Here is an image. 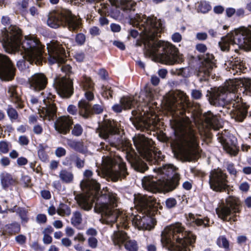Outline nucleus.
Segmentation results:
<instances>
[{"instance_id":"f257e3e1","label":"nucleus","mask_w":251,"mask_h":251,"mask_svg":"<svg viewBox=\"0 0 251 251\" xmlns=\"http://www.w3.org/2000/svg\"><path fill=\"white\" fill-rule=\"evenodd\" d=\"M130 17L141 31L140 33L146 38L149 52L155 56L159 62L172 65L183 61L182 55L175 45L157 39L164 28L160 19L139 14Z\"/></svg>"},{"instance_id":"f03ea898","label":"nucleus","mask_w":251,"mask_h":251,"mask_svg":"<svg viewBox=\"0 0 251 251\" xmlns=\"http://www.w3.org/2000/svg\"><path fill=\"white\" fill-rule=\"evenodd\" d=\"M0 42L9 53L25 54L30 61L42 60L45 46L32 37L25 36L23 39L22 30L16 25H11L7 29H5L0 35Z\"/></svg>"},{"instance_id":"7ed1b4c3","label":"nucleus","mask_w":251,"mask_h":251,"mask_svg":"<svg viewBox=\"0 0 251 251\" xmlns=\"http://www.w3.org/2000/svg\"><path fill=\"white\" fill-rule=\"evenodd\" d=\"M241 92L246 95H251V79L245 78L229 79L225 82L223 87L207 90L206 96L211 105L223 106L231 101L228 99L229 95Z\"/></svg>"},{"instance_id":"20e7f679","label":"nucleus","mask_w":251,"mask_h":251,"mask_svg":"<svg viewBox=\"0 0 251 251\" xmlns=\"http://www.w3.org/2000/svg\"><path fill=\"white\" fill-rule=\"evenodd\" d=\"M134 202L141 215L133 218V223L140 229L151 230L155 222L153 216L157 214L159 203L155 198L151 196L138 194L134 195Z\"/></svg>"},{"instance_id":"39448f33","label":"nucleus","mask_w":251,"mask_h":251,"mask_svg":"<svg viewBox=\"0 0 251 251\" xmlns=\"http://www.w3.org/2000/svg\"><path fill=\"white\" fill-rule=\"evenodd\" d=\"M158 172L165 176L158 178L153 176H145L142 179V184L145 189L156 193L158 191L169 192L176 189L179 184L180 175L176 173L172 167L163 166L158 168Z\"/></svg>"},{"instance_id":"423d86ee","label":"nucleus","mask_w":251,"mask_h":251,"mask_svg":"<svg viewBox=\"0 0 251 251\" xmlns=\"http://www.w3.org/2000/svg\"><path fill=\"white\" fill-rule=\"evenodd\" d=\"M196 236L184 230L179 224L167 226L161 234V241L170 246L173 251H190Z\"/></svg>"},{"instance_id":"0eeeda50","label":"nucleus","mask_w":251,"mask_h":251,"mask_svg":"<svg viewBox=\"0 0 251 251\" xmlns=\"http://www.w3.org/2000/svg\"><path fill=\"white\" fill-rule=\"evenodd\" d=\"M47 25L51 28L56 29L62 26L73 32L76 31L81 25L79 19L72 14L69 9L58 8L49 14Z\"/></svg>"},{"instance_id":"6e6552de","label":"nucleus","mask_w":251,"mask_h":251,"mask_svg":"<svg viewBox=\"0 0 251 251\" xmlns=\"http://www.w3.org/2000/svg\"><path fill=\"white\" fill-rule=\"evenodd\" d=\"M180 157L183 161L191 162L197 159L198 143L196 132L189 125H182Z\"/></svg>"},{"instance_id":"1a4fd4ad","label":"nucleus","mask_w":251,"mask_h":251,"mask_svg":"<svg viewBox=\"0 0 251 251\" xmlns=\"http://www.w3.org/2000/svg\"><path fill=\"white\" fill-rule=\"evenodd\" d=\"M86 178L80 182V187L83 191H86L87 195L80 196L77 200L79 206L84 210L89 211L92 208L94 202V198L99 194L100 190V184L95 179L91 178L93 172L86 170L83 173Z\"/></svg>"},{"instance_id":"9d476101","label":"nucleus","mask_w":251,"mask_h":251,"mask_svg":"<svg viewBox=\"0 0 251 251\" xmlns=\"http://www.w3.org/2000/svg\"><path fill=\"white\" fill-rule=\"evenodd\" d=\"M219 46L223 51L229 50L230 45L237 44L239 48L247 50H251V30L244 28L242 30H235L221 38Z\"/></svg>"},{"instance_id":"9b49d317","label":"nucleus","mask_w":251,"mask_h":251,"mask_svg":"<svg viewBox=\"0 0 251 251\" xmlns=\"http://www.w3.org/2000/svg\"><path fill=\"white\" fill-rule=\"evenodd\" d=\"M102 162L106 169V175L108 180L116 182L125 179L129 175L126 163L118 156H106Z\"/></svg>"},{"instance_id":"f8f14e48","label":"nucleus","mask_w":251,"mask_h":251,"mask_svg":"<svg viewBox=\"0 0 251 251\" xmlns=\"http://www.w3.org/2000/svg\"><path fill=\"white\" fill-rule=\"evenodd\" d=\"M134 144L140 155L151 164L162 160L163 155L152 146V141L144 135H139L133 138Z\"/></svg>"},{"instance_id":"ddd939ff","label":"nucleus","mask_w":251,"mask_h":251,"mask_svg":"<svg viewBox=\"0 0 251 251\" xmlns=\"http://www.w3.org/2000/svg\"><path fill=\"white\" fill-rule=\"evenodd\" d=\"M240 201L237 198L229 196L226 199V204L216 209L219 218L224 221L235 222L237 221V213L240 211Z\"/></svg>"},{"instance_id":"4468645a","label":"nucleus","mask_w":251,"mask_h":251,"mask_svg":"<svg viewBox=\"0 0 251 251\" xmlns=\"http://www.w3.org/2000/svg\"><path fill=\"white\" fill-rule=\"evenodd\" d=\"M96 132L99 136L108 142L112 147L116 146V144L111 141V138L113 135L120 134L119 128L117 123L113 120L105 119L96 129Z\"/></svg>"},{"instance_id":"2eb2a0df","label":"nucleus","mask_w":251,"mask_h":251,"mask_svg":"<svg viewBox=\"0 0 251 251\" xmlns=\"http://www.w3.org/2000/svg\"><path fill=\"white\" fill-rule=\"evenodd\" d=\"M210 188L216 192H226L229 185L227 175L221 170H211L209 176Z\"/></svg>"},{"instance_id":"dca6fc26","label":"nucleus","mask_w":251,"mask_h":251,"mask_svg":"<svg viewBox=\"0 0 251 251\" xmlns=\"http://www.w3.org/2000/svg\"><path fill=\"white\" fill-rule=\"evenodd\" d=\"M47 50L49 54L48 58L51 64L65 63L66 60L65 50L59 42L52 41L47 44Z\"/></svg>"},{"instance_id":"f3484780","label":"nucleus","mask_w":251,"mask_h":251,"mask_svg":"<svg viewBox=\"0 0 251 251\" xmlns=\"http://www.w3.org/2000/svg\"><path fill=\"white\" fill-rule=\"evenodd\" d=\"M168 101L170 110L176 114H178L177 111H180L179 114H183L184 110L188 105V97L181 91L174 92Z\"/></svg>"},{"instance_id":"a211bd4d","label":"nucleus","mask_w":251,"mask_h":251,"mask_svg":"<svg viewBox=\"0 0 251 251\" xmlns=\"http://www.w3.org/2000/svg\"><path fill=\"white\" fill-rule=\"evenodd\" d=\"M78 114L84 119H88L94 115L101 114L104 110V106L100 104H95L91 107L89 102L85 100H81L78 102Z\"/></svg>"},{"instance_id":"6ab92c4d","label":"nucleus","mask_w":251,"mask_h":251,"mask_svg":"<svg viewBox=\"0 0 251 251\" xmlns=\"http://www.w3.org/2000/svg\"><path fill=\"white\" fill-rule=\"evenodd\" d=\"M16 68L10 58L0 54V79L4 81L12 80L15 75Z\"/></svg>"},{"instance_id":"aec40b11","label":"nucleus","mask_w":251,"mask_h":251,"mask_svg":"<svg viewBox=\"0 0 251 251\" xmlns=\"http://www.w3.org/2000/svg\"><path fill=\"white\" fill-rule=\"evenodd\" d=\"M54 84L58 94L63 98H69L74 93L73 81L67 76L56 77Z\"/></svg>"},{"instance_id":"412c9836","label":"nucleus","mask_w":251,"mask_h":251,"mask_svg":"<svg viewBox=\"0 0 251 251\" xmlns=\"http://www.w3.org/2000/svg\"><path fill=\"white\" fill-rule=\"evenodd\" d=\"M96 212L101 213L103 217L101 223L107 225L112 224L115 223L118 217V212L112 209L107 202L96 204L94 208Z\"/></svg>"},{"instance_id":"4be33fe9","label":"nucleus","mask_w":251,"mask_h":251,"mask_svg":"<svg viewBox=\"0 0 251 251\" xmlns=\"http://www.w3.org/2000/svg\"><path fill=\"white\" fill-rule=\"evenodd\" d=\"M217 139L223 146L224 150L230 155H236L237 151L236 150V139L234 136L229 134L226 131L217 134Z\"/></svg>"},{"instance_id":"5701e85b","label":"nucleus","mask_w":251,"mask_h":251,"mask_svg":"<svg viewBox=\"0 0 251 251\" xmlns=\"http://www.w3.org/2000/svg\"><path fill=\"white\" fill-rule=\"evenodd\" d=\"M215 66L214 57L213 54L207 53L204 56L203 61L197 72V75L200 81L208 79L210 73Z\"/></svg>"},{"instance_id":"b1692460","label":"nucleus","mask_w":251,"mask_h":251,"mask_svg":"<svg viewBox=\"0 0 251 251\" xmlns=\"http://www.w3.org/2000/svg\"><path fill=\"white\" fill-rule=\"evenodd\" d=\"M48 78L42 73H35L28 79L29 88L37 92L44 90L48 84Z\"/></svg>"},{"instance_id":"393cba45","label":"nucleus","mask_w":251,"mask_h":251,"mask_svg":"<svg viewBox=\"0 0 251 251\" xmlns=\"http://www.w3.org/2000/svg\"><path fill=\"white\" fill-rule=\"evenodd\" d=\"M73 124L72 117L69 116H62L54 123V128L59 133L65 135L70 132Z\"/></svg>"},{"instance_id":"a878e982","label":"nucleus","mask_w":251,"mask_h":251,"mask_svg":"<svg viewBox=\"0 0 251 251\" xmlns=\"http://www.w3.org/2000/svg\"><path fill=\"white\" fill-rule=\"evenodd\" d=\"M232 108L231 117L238 122H243L247 116L249 106L246 103L240 102L236 100V104Z\"/></svg>"},{"instance_id":"bb28decb","label":"nucleus","mask_w":251,"mask_h":251,"mask_svg":"<svg viewBox=\"0 0 251 251\" xmlns=\"http://www.w3.org/2000/svg\"><path fill=\"white\" fill-rule=\"evenodd\" d=\"M126 157L132 168L136 171L143 173L148 170L149 168L147 164L137 154L128 153L126 154Z\"/></svg>"},{"instance_id":"cd10ccee","label":"nucleus","mask_w":251,"mask_h":251,"mask_svg":"<svg viewBox=\"0 0 251 251\" xmlns=\"http://www.w3.org/2000/svg\"><path fill=\"white\" fill-rule=\"evenodd\" d=\"M137 104V100L130 97H123L120 99L119 104H115L112 109L116 113H120L123 109H131Z\"/></svg>"},{"instance_id":"c85d7f7f","label":"nucleus","mask_w":251,"mask_h":251,"mask_svg":"<svg viewBox=\"0 0 251 251\" xmlns=\"http://www.w3.org/2000/svg\"><path fill=\"white\" fill-rule=\"evenodd\" d=\"M200 215H195L192 213H189L187 218V224L190 226L205 228L209 226V219L206 217L201 218Z\"/></svg>"},{"instance_id":"c756f323","label":"nucleus","mask_w":251,"mask_h":251,"mask_svg":"<svg viewBox=\"0 0 251 251\" xmlns=\"http://www.w3.org/2000/svg\"><path fill=\"white\" fill-rule=\"evenodd\" d=\"M112 5L126 12L134 11L136 3L133 0H109Z\"/></svg>"},{"instance_id":"7c9ffc66","label":"nucleus","mask_w":251,"mask_h":251,"mask_svg":"<svg viewBox=\"0 0 251 251\" xmlns=\"http://www.w3.org/2000/svg\"><path fill=\"white\" fill-rule=\"evenodd\" d=\"M73 163L77 169H81L85 166V159L81 158L79 155L74 153L66 157L63 162V164L65 166H70Z\"/></svg>"},{"instance_id":"2f4dec72","label":"nucleus","mask_w":251,"mask_h":251,"mask_svg":"<svg viewBox=\"0 0 251 251\" xmlns=\"http://www.w3.org/2000/svg\"><path fill=\"white\" fill-rule=\"evenodd\" d=\"M0 177L1 185L4 190H7L10 187L16 185L18 182L15 177L7 173H2Z\"/></svg>"},{"instance_id":"473e14b6","label":"nucleus","mask_w":251,"mask_h":251,"mask_svg":"<svg viewBox=\"0 0 251 251\" xmlns=\"http://www.w3.org/2000/svg\"><path fill=\"white\" fill-rule=\"evenodd\" d=\"M133 125L138 130L144 131L147 129L150 126V124L149 123L144 117L141 116H134L130 118Z\"/></svg>"},{"instance_id":"72a5a7b5","label":"nucleus","mask_w":251,"mask_h":251,"mask_svg":"<svg viewBox=\"0 0 251 251\" xmlns=\"http://www.w3.org/2000/svg\"><path fill=\"white\" fill-rule=\"evenodd\" d=\"M16 87L11 86L8 88L7 93L11 98V101L17 104V107L20 108L24 107V104L20 95L18 93Z\"/></svg>"},{"instance_id":"f704fd0d","label":"nucleus","mask_w":251,"mask_h":251,"mask_svg":"<svg viewBox=\"0 0 251 251\" xmlns=\"http://www.w3.org/2000/svg\"><path fill=\"white\" fill-rule=\"evenodd\" d=\"M47 107L43 111V118L48 119L49 121L53 120L56 117V107L55 105L53 103L49 102V104H47ZM42 117V115H41Z\"/></svg>"},{"instance_id":"c9c22d12","label":"nucleus","mask_w":251,"mask_h":251,"mask_svg":"<svg viewBox=\"0 0 251 251\" xmlns=\"http://www.w3.org/2000/svg\"><path fill=\"white\" fill-rule=\"evenodd\" d=\"M68 145L75 151L84 154L86 152V150L82 142L77 141L71 139L67 140Z\"/></svg>"},{"instance_id":"e433bc0d","label":"nucleus","mask_w":251,"mask_h":251,"mask_svg":"<svg viewBox=\"0 0 251 251\" xmlns=\"http://www.w3.org/2000/svg\"><path fill=\"white\" fill-rule=\"evenodd\" d=\"M234 104H236V100L232 99L231 101L228 102L225 105L218 106L221 107V109L219 110V113H218V115H219V117H221V115L226 116V114H229L231 116L232 112V107L234 106Z\"/></svg>"},{"instance_id":"4c0bfd02","label":"nucleus","mask_w":251,"mask_h":251,"mask_svg":"<svg viewBox=\"0 0 251 251\" xmlns=\"http://www.w3.org/2000/svg\"><path fill=\"white\" fill-rule=\"evenodd\" d=\"M23 59L19 60L17 63V68L21 71H23L28 67V65L26 61L29 62L30 64H32L33 63L37 64L40 63L42 61L41 60H38L37 59H35L32 61H30L26 58L25 54H23Z\"/></svg>"},{"instance_id":"58836bf2","label":"nucleus","mask_w":251,"mask_h":251,"mask_svg":"<svg viewBox=\"0 0 251 251\" xmlns=\"http://www.w3.org/2000/svg\"><path fill=\"white\" fill-rule=\"evenodd\" d=\"M59 177L62 181L68 183L73 181L74 175L66 170H62L59 173Z\"/></svg>"},{"instance_id":"ea45409f","label":"nucleus","mask_w":251,"mask_h":251,"mask_svg":"<svg viewBox=\"0 0 251 251\" xmlns=\"http://www.w3.org/2000/svg\"><path fill=\"white\" fill-rule=\"evenodd\" d=\"M81 85L84 91L94 90V83L89 77L86 75L83 76L81 79Z\"/></svg>"},{"instance_id":"a19ab883","label":"nucleus","mask_w":251,"mask_h":251,"mask_svg":"<svg viewBox=\"0 0 251 251\" xmlns=\"http://www.w3.org/2000/svg\"><path fill=\"white\" fill-rule=\"evenodd\" d=\"M205 121L209 126H214L218 124L219 119L217 115L208 112L205 117Z\"/></svg>"},{"instance_id":"79ce46f5","label":"nucleus","mask_w":251,"mask_h":251,"mask_svg":"<svg viewBox=\"0 0 251 251\" xmlns=\"http://www.w3.org/2000/svg\"><path fill=\"white\" fill-rule=\"evenodd\" d=\"M57 213L60 216H69L71 213V210L66 204L60 203L57 209Z\"/></svg>"},{"instance_id":"37998d69","label":"nucleus","mask_w":251,"mask_h":251,"mask_svg":"<svg viewBox=\"0 0 251 251\" xmlns=\"http://www.w3.org/2000/svg\"><path fill=\"white\" fill-rule=\"evenodd\" d=\"M125 249L128 251H137L138 246L136 241L135 240H129L125 244Z\"/></svg>"},{"instance_id":"c03bdc74","label":"nucleus","mask_w":251,"mask_h":251,"mask_svg":"<svg viewBox=\"0 0 251 251\" xmlns=\"http://www.w3.org/2000/svg\"><path fill=\"white\" fill-rule=\"evenodd\" d=\"M217 244L220 247L229 250V242L225 236H220L217 240Z\"/></svg>"},{"instance_id":"a18cd8bd","label":"nucleus","mask_w":251,"mask_h":251,"mask_svg":"<svg viewBox=\"0 0 251 251\" xmlns=\"http://www.w3.org/2000/svg\"><path fill=\"white\" fill-rule=\"evenodd\" d=\"M82 222L81 214L79 211H75L73 213V216L71 219L72 224L76 226H79Z\"/></svg>"},{"instance_id":"49530a36","label":"nucleus","mask_w":251,"mask_h":251,"mask_svg":"<svg viewBox=\"0 0 251 251\" xmlns=\"http://www.w3.org/2000/svg\"><path fill=\"white\" fill-rule=\"evenodd\" d=\"M8 232L10 234H15L20 232V225L16 222L7 225Z\"/></svg>"},{"instance_id":"de8ad7c7","label":"nucleus","mask_w":251,"mask_h":251,"mask_svg":"<svg viewBox=\"0 0 251 251\" xmlns=\"http://www.w3.org/2000/svg\"><path fill=\"white\" fill-rule=\"evenodd\" d=\"M211 9V6L210 4L205 1H201L198 7V10L203 13L208 12Z\"/></svg>"},{"instance_id":"09e8293b","label":"nucleus","mask_w":251,"mask_h":251,"mask_svg":"<svg viewBox=\"0 0 251 251\" xmlns=\"http://www.w3.org/2000/svg\"><path fill=\"white\" fill-rule=\"evenodd\" d=\"M6 111L7 115L11 121L18 119L19 115L17 111L11 105H8Z\"/></svg>"},{"instance_id":"8fccbe9b","label":"nucleus","mask_w":251,"mask_h":251,"mask_svg":"<svg viewBox=\"0 0 251 251\" xmlns=\"http://www.w3.org/2000/svg\"><path fill=\"white\" fill-rule=\"evenodd\" d=\"M113 90L111 87L109 86H105L102 88V91L101 92L102 96L106 99L113 98Z\"/></svg>"},{"instance_id":"3c124183","label":"nucleus","mask_w":251,"mask_h":251,"mask_svg":"<svg viewBox=\"0 0 251 251\" xmlns=\"http://www.w3.org/2000/svg\"><path fill=\"white\" fill-rule=\"evenodd\" d=\"M83 131V129L82 126L79 124H76L72 128L71 133L74 136L78 137L81 135Z\"/></svg>"},{"instance_id":"603ef678","label":"nucleus","mask_w":251,"mask_h":251,"mask_svg":"<svg viewBox=\"0 0 251 251\" xmlns=\"http://www.w3.org/2000/svg\"><path fill=\"white\" fill-rule=\"evenodd\" d=\"M113 242L115 245H118L123 242L122 233L115 231L112 236Z\"/></svg>"},{"instance_id":"864d4df0","label":"nucleus","mask_w":251,"mask_h":251,"mask_svg":"<svg viewBox=\"0 0 251 251\" xmlns=\"http://www.w3.org/2000/svg\"><path fill=\"white\" fill-rule=\"evenodd\" d=\"M39 94L38 96H34L33 95H31L30 96V101L32 104H37L38 103L39 100L41 98H43V100L45 102L46 96H45L44 93L43 92H41L40 93L39 92Z\"/></svg>"},{"instance_id":"5fc2aeb1","label":"nucleus","mask_w":251,"mask_h":251,"mask_svg":"<svg viewBox=\"0 0 251 251\" xmlns=\"http://www.w3.org/2000/svg\"><path fill=\"white\" fill-rule=\"evenodd\" d=\"M75 40L78 45L82 46L84 45L85 42V35L82 33H78L75 36Z\"/></svg>"},{"instance_id":"6e6d98bb","label":"nucleus","mask_w":251,"mask_h":251,"mask_svg":"<svg viewBox=\"0 0 251 251\" xmlns=\"http://www.w3.org/2000/svg\"><path fill=\"white\" fill-rule=\"evenodd\" d=\"M202 92L200 90L193 89L191 91V97L194 100H200L202 97Z\"/></svg>"},{"instance_id":"4d7b16f0","label":"nucleus","mask_w":251,"mask_h":251,"mask_svg":"<svg viewBox=\"0 0 251 251\" xmlns=\"http://www.w3.org/2000/svg\"><path fill=\"white\" fill-rule=\"evenodd\" d=\"M166 206L167 208L171 209L175 207L176 205L177 202L175 199L173 198H168L165 201Z\"/></svg>"},{"instance_id":"13d9d810","label":"nucleus","mask_w":251,"mask_h":251,"mask_svg":"<svg viewBox=\"0 0 251 251\" xmlns=\"http://www.w3.org/2000/svg\"><path fill=\"white\" fill-rule=\"evenodd\" d=\"M18 212L20 217H21L22 221L26 223L28 221V218L27 217L26 213L27 212L23 208H18Z\"/></svg>"},{"instance_id":"bf43d9fd","label":"nucleus","mask_w":251,"mask_h":251,"mask_svg":"<svg viewBox=\"0 0 251 251\" xmlns=\"http://www.w3.org/2000/svg\"><path fill=\"white\" fill-rule=\"evenodd\" d=\"M61 71L65 73L66 75L70 76V75L72 74V67L70 65L68 64H64L61 66Z\"/></svg>"},{"instance_id":"052dcab7","label":"nucleus","mask_w":251,"mask_h":251,"mask_svg":"<svg viewBox=\"0 0 251 251\" xmlns=\"http://www.w3.org/2000/svg\"><path fill=\"white\" fill-rule=\"evenodd\" d=\"M9 151L8 143L7 142L4 141H1L0 142V151L6 153L8 152Z\"/></svg>"},{"instance_id":"680f3d73","label":"nucleus","mask_w":251,"mask_h":251,"mask_svg":"<svg viewBox=\"0 0 251 251\" xmlns=\"http://www.w3.org/2000/svg\"><path fill=\"white\" fill-rule=\"evenodd\" d=\"M38 155L40 160L43 162H46L48 159V155L43 149H40L38 151Z\"/></svg>"},{"instance_id":"e2e57ef3","label":"nucleus","mask_w":251,"mask_h":251,"mask_svg":"<svg viewBox=\"0 0 251 251\" xmlns=\"http://www.w3.org/2000/svg\"><path fill=\"white\" fill-rule=\"evenodd\" d=\"M88 243L89 246L93 249H95L97 247L98 240L94 237L89 238L88 239Z\"/></svg>"},{"instance_id":"0e129e2a","label":"nucleus","mask_w":251,"mask_h":251,"mask_svg":"<svg viewBox=\"0 0 251 251\" xmlns=\"http://www.w3.org/2000/svg\"><path fill=\"white\" fill-rule=\"evenodd\" d=\"M55 154L57 157H61L66 155V151L62 147H58L55 151Z\"/></svg>"},{"instance_id":"69168bd1","label":"nucleus","mask_w":251,"mask_h":251,"mask_svg":"<svg viewBox=\"0 0 251 251\" xmlns=\"http://www.w3.org/2000/svg\"><path fill=\"white\" fill-rule=\"evenodd\" d=\"M89 33L93 36H98L100 33V28L97 26H92L89 29Z\"/></svg>"},{"instance_id":"338daca9","label":"nucleus","mask_w":251,"mask_h":251,"mask_svg":"<svg viewBox=\"0 0 251 251\" xmlns=\"http://www.w3.org/2000/svg\"><path fill=\"white\" fill-rule=\"evenodd\" d=\"M67 111L70 114L75 115L77 112L78 113V108H77L75 106L71 104L68 106Z\"/></svg>"},{"instance_id":"774afa93","label":"nucleus","mask_w":251,"mask_h":251,"mask_svg":"<svg viewBox=\"0 0 251 251\" xmlns=\"http://www.w3.org/2000/svg\"><path fill=\"white\" fill-rule=\"evenodd\" d=\"M18 142L22 146H26L28 144L29 141L26 136L22 135L19 137Z\"/></svg>"}]
</instances>
